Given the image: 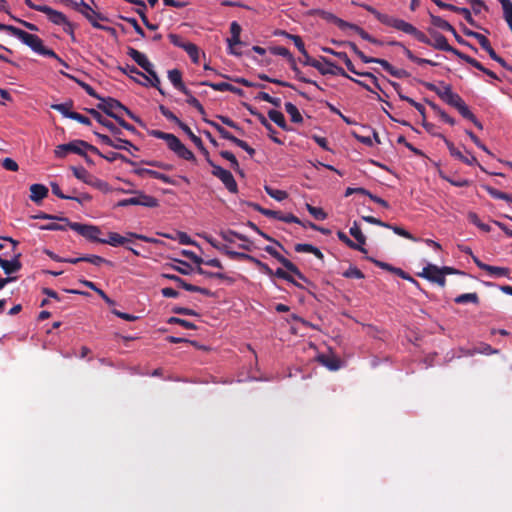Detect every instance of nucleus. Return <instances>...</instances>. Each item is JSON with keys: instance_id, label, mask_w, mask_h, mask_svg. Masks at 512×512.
<instances>
[{"instance_id": "1", "label": "nucleus", "mask_w": 512, "mask_h": 512, "mask_svg": "<svg viewBox=\"0 0 512 512\" xmlns=\"http://www.w3.org/2000/svg\"><path fill=\"white\" fill-rule=\"evenodd\" d=\"M366 11L371 13L380 23L383 25H386L388 27L394 28L396 30H399L401 32H404L406 34H409L413 36L415 39H417L419 42L424 43L426 45L432 46L434 49L450 52L453 53L455 56H457V53H459V50L452 47L446 37L442 35L441 33L428 29V32L433 38V41L428 38L422 31L418 30L415 26L412 24L406 22L403 19L396 18L393 16H390L388 14L381 13L376 8H374L371 5L363 4L361 5Z\"/></svg>"}, {"instance_id": "2", "label": "nucleus", "mask_w": 512, "mask_h": 512, "mask_svg": "<svg viewBox=\"0 0 512 512\" xmlns=\"http://www.w3.org/2000/svg\"><path fill=\"white\" fill-rule=\"evenodd\" d=\"M0 30L9 32L11 35L18 38L21 42L30 47L34 52L42 56L57 57V54L52 49L46 48L43 45L41 38L35 34H30L15 26L2 23H0Z\"/></svg>"}, {"instance_id": "3", "label": "nucleus", "mask_w": 512, "mask_h": 512, "mask_svg": "<svg viewBox=\"0 0 512 512\" xmlns=\"http://www.w3.org/2000/svg\"><path fill=\"white\" fill-rule=\"evenodd\" d=\"M442 84H443V87L440 88L433 83L422 82V85L426 89L436 93L441 98V100H443L446 104L457 109L458 112L461 114V116L468 114V111L470 109L466 105L464 100L461 98V96L459 94L453 92L451 85L444 84L443 82H442Z\"/></svg>"}, {"instance_id": "4", "label": "nucleus", "mask_w": 512, "mask_h": 512, "mask_svg": "<svg viewBox=\"0 0 512 512\" xmlns=\"http://www.w3.org/2000/svg\"><path fill=\"white\" fill-rule=\"evenodd\" d=\"M97 109L103 111L107 116L115 119L122 118L121 113H125L129 118L136 123L143 125V121L136 116L129 108L123 105L119 100L112 97H102L100 103L97 104Z\"/></svg>"}, {"instance_id": "5", "label": "nucleus", "mask_w": 512, "mask_h": 512, "mask_svg": "<svg viewBox=\"0 0 512 512\" xmlns=\"http://www.w3.org/2000/svg\"><path fill=\"white\" fill-rule=\"evenodd\" d=\"M304 57L302 63L306 66H311L319 71L322 75H339L342 77H349L347 72L340 66L333 63L326 57L320 56L319 60L313 59L308 54L307 50L304 53H301Z\"/></svg>"}, {"instance_id": "6", "label": "nucleus", "mask_w": 512, "mask_h": 512, "mask_svg": "<svg viewBox=\"0 0 512 512\" xmlns=\"http://www.w3.org/2000/svg\"><path fill=\"white\" fill-rule=\"evenodd\" d=\"M346 45L361 59L363 63H377L380 64L383 69L388 72L391 76L401 79L409 76V73L404 69H397L392 66L387 60L381 58H374L365 55L357 45L353 42H346Z\"/></svg>"}, {"instance_id": "7", "label": "nucleus", "mask_w": 512, "mask_h": 512, "mask_svg": "<svg viewBox=\"0 0 512 512\" xmlns=\"http://www.w3.org/2000/svg\"><path fill=\"white\" fill-rule=\"evenodd\" d=\"M84 150H88L94 154H100V150L97 147L79 139L56 146L54 153L56 157L64 158L68 153L84 155Z\"/></svg>"}, {"instance_id": "8", "label": "nucleus", "mask_w": 512, "mask_h": 512, "mask_svg": "<svg viewBox=\"0 0 512 512\" xmlns=\"http://www.w3.org/2000/svg\"><path fill=\"white\" fill-rule=\"evenodd\" d=\"M59 221L65 222L71 230L77 232L88 241L101 243V240H103V238H99L101 230L96 225L71 222L68 218H59Z\"/></svg>"}, {"instance_id": "9", "label": "nucleus", "mask_w": 512, "mask_h": 512, "mask_svg": "<svg viewBox=\"0 0 512 512\" xmlns=\"http://www.w3.org/2000/svg\"><path fill=\"white\" fill-rule=\"evenodd\" d=\"M207 162L213 168L212 174L222 181L229 192L236 193L238 191V186L232 173L221 166L214 164L210 158H207Z\"/></svg>"}, {"instance_id": "10", "label": "nucleus", "mask_w": 512, "mask_h": 512, "mask_svg": "<svg viewBox=\"0 0 512 512\" xmlns=\"http://www.w3.org/2000/svg\"><path fill=\"white\" fill-rule=\"evenodd\" d=\"M80 5L82 8L79 11V13H81L91 23V25L94 28L106 30V31H113V32L115 31L111 27H106V26L101 25L98 22V20L106 21L107 18L104 15H102L101 13H98L95 10H93L87 3H85L84 0H81Z\"/></svg>"}, {"instance_id": "11", "label": "nucleus", "mask_w": 512, "mask_h": 512, "mask_svg": "<svg viewBox=\"0 0 512 512\" xmlns=\"http://www.w3.org/2000/svg\"><path fill=\"white\" fill-rule=\"evenodd\" d=\"M119 207H126L130 205H140L144 207L154 208L159 205L158 200L143 192H136V196L120 200L117 204Z\"/></svg>"}, {"instance_id": "12", "label": "nucleus", "mask_w": 512, "mask_h": 512, "mask_svg": "<svg viewBox=\"0 0 512 512\" xmlns=\"http://www.w3.org/2000/svg\"><path fill=\"white\" fill-rule=\"evenodd\" d=\"M168 148L178 157L187 161H196L195 155L174 134H170L166 140Z\"/></svg>"}, {"instance_id": "13", "label": "nucleus", "mask_w": 512, "mask_h": 512, "mask_svg": "<svg viewBox=\"0 0 512 512\" xmlns=\"http://www.w3.org/2000/svg\"><path fill=\"white\" fill-rule=\"evenodd\" d=\"M419 277L427 279L432 283H436L440 287H445L446 278L443 277L441 268L434 264H428L423 268L422 272L417 274Z\"/></svg>"}, {"instance_id": "14", "label": "nucleus", "mask_w": 512, "mask_h": 512, "mask_svg": "<svg viewBox=\"0 0 512 512\" xmlns=\"http://www.w3.org/2000/svg\"><path fill=\"white\" fill-rule=\"evenodd\" d=\"M87 112L102 126L107 128L114 136H118L122 134L120 128H118L114 123L110 120L103 117V115L96 109H87Z\"/></svg>"}, {"instance_id": "15", "label": "nucleus", "mask_w": 512, "mask_h": 512, "mask_svg": "<svg viewBox=\"0 0 512 512\" xmlns=\"http://www.w3.org/2000/svg\"><path fill=\"white\" fill-rule=\"evenodd\" d=\"M127 55L131 57L144 71L153 67V64L149 61L147 56L133 47L127 48Z\"/></svg>"}, {"instance_id": "16", "label": "nucleus", "mask_w": 512, "mask_h": 512, "mask_svg": "<svg viewBox=\"0 0 512 512\" xmlns=\"http://www.w3.org/2000/svg\"><path fill=\"white\" fill-rule=\"evenodd\" d=\"M20 256L21 254L18 253L14 256L12 260H6L0 257V267L3 269L6 275L9 276L13 273L18 272L21 269L22 264L19 260Z\"/></svg>"}, {"instance_id": "17", "label": "nucleus", "mask_w": 512, "mask_h": 512, "mask_svg": "<svg viewBox=\"0 0 512 512\" xmlns=\"http://www.w3.org/2000/svg\"><path fill=\"white\" fill-rule=\"evenodd\" d=\"M146 72L148 73V76L146 74H144V76H142L144 81H137V83L142 86H145V87L152 86V87L156 88L162 95H164V91L160 87V79H159L156 71L154 70V66L151 67Z\"/></svg>"}, {"instance_id": "18", "label": "nucleus", "mask_w": 512, "mask_h": 512, "mask_svg": "<svg viewBox=\"0 0 512 512\" xmlns=\"http://www.w3.org/2000/svg\"><path fill=\"white\" fill-rule=\"evenodd\" d=\"M134 173L140 177L150 176L151 178L158 179L166 184H174V181L166 174L160 173L155 170L146 169V168H137L134 170Z\"/></svg>"}, {"instance_id": "19", "label": "nucleus", "mask_w": 512, "mask_h": 512, "mask_svg": "<svg viewBox=\"0 0 512 512\" xmlns=\"http://www.w3.org/2000/svg\"><path fill=\"white\" fill-rule=\"evenodd\" d=\"M42 13L46 14L49 21L55 25L63 26L64 23H67L68 18L60 11L54 10L47 5H43L41 10Z\"/></svg>"}, {"instance_id": "20", "label": "nucleus", "mask_w": 512, "mask_h": 512, "mask_svg": "<svg viewBox=\"0 0 512 512\" xmlns=\"http://www.w3.org/2000/svg\"><path fill=\"white\" fill-rule=\"evenodd\" d=\"M49 190L43 184H32L30 186V200L39 203L48 196Z\"/></svg>"}, {"instance_id": "21", "label": "nucleus", "mask_w": 512, "mask_h": 512, "mask_svg": "<svg viewBox=\"0 0 512 512\" xmlns=\"http://www.w3.org/2000/svg\"><path fill=\"white\" fill-rule=\"evenodd\" d=\"M317 15L320 18H322L323 20H326L328 22L334 23L341 30L347 29L348 22L338 18L336 15H334L331 12H328V11H325V10H318L317 11Z\"/></svg>"}, {"instance_id": "22", "label": "nucleus", "mask_w": 512, "mask_h": 512, "mask_svg": "<svg viewBox=\"0 0 512 512\" xmlns=\"http://www.w3.org/2000/svg\"><path fill=\"white\" fill-rule=\"evenodd\" d=\"M189 138L190 140L197 146V148L206 156V159L209 158V152L205 148L203 141L200 137L195 135L193 131L190 129V127L186 124H184L180 128Z\"/></svg>"}, {"instance_id": "23", "label": "nucleus", "mask_w": 512, "mask_h": 512, "mask_svg": "<svg viewBox=\"0 0 512 512\" xmlns=\"http://www.w3.org/2000/svg\"><path fill=\"white\" fill-rule=\"evenodd\" d=\"M264 250L275 258L279 263H281L287 270H291V268H295V264L292 263L289 259L285 258L281 255L273 246H266Z\"/></svg>"}, {"instance_id": "24", "label": "nucleus", "mask_w": 512, "mask_h": 512, "mask_svg": "<svg viewBox=\"0 0 512 512\" xmlns=\"http://www.w3.org/2000/svg\"><path fill=\"white\" fill-rule=\"evenodd\" d=\"M318 361L331 371H336L340 368V360L333 355L321 354L318 356Z\"/></svg>"}, {"instance_id": "25", "label": "nucleus", "mask_w": 512, "mask_h": 512, "mask_svg": "<svg viewBox=\"0 0 512 512\" xmlns=\"http://www.w3.org/2000/svg\"><path fill=\"white\" fill-rule=\"evenodd\" d=\"M129 242L127 237H124L116 232H109L108 238L101 240V244H108L113 247L121 246Z\"/></svg>"}, {"instance_id": "26", "label": "nucleus", "mask_w": 512, "mask_h": 512, "mask_svg": "<svg viewBox=\"0 0 512 512\" xmlns=\"http://www.w3.org/2000/svg\"><path fill=\"white\" fill-rule=\"evenodd\" d=\"M430 15V22L433 26L440 28L444 31H448L450 33H455V28L446 20L442 19L440 16H436L432 13Z\"/></svg>"}, {"instance_id": "27", "label": "nucleus", "mask_w": 512, "mask_h": 512, "mask_svg": "<svg viewBox=\"0 0 512 512\" xmlns=\"http://www.w3.org/2000/svg\"><path fill=\"white\" fill-rule=\"evenodd\" d=\"M168 79L177 90H184L186 87L182 81V73L178 69H172L168 71Z\"/></svg>"}, {"instance_id": "28", "label": "nucleus", "mask_w": 512, "mask_h": 512, "mask_svg": "<svg viewBox=\"0 0 512 512\" xmlns=\"http://www.w3.org/2000/svg\"><path fill=\"white\" fill-rule=\"evenodd\" d=\"M180 92L187 96L186 102L190 106L194 107L201 115L204 116L206 114L203 105L196 97L193 96L192 92L187 87H185L184 90H181Z\"/></svg>"}, {"instance_id": "29", "label": "nucleus", "mask_w": 512, "mask_h": 512, "mask_svg": "<svg viewBox=\"0 0 512 512\" xmlns=\"http://www.w3.org/2000/svg\"><path fill=\"white\" fill-rule=\"evenodd\" d=\"M483 189L494 199L505 200L512 203V194H508L491 187L490 185H482Z\"/></svg>"}, {"instance_id": "30", "label": "nucleus", "mask_w": 512, "mask_h": 512, "mask_svg": "<svg viewBox=\"0 0 512 512\" xmlns=\"http://www.w3.org/2000/svg\"><path fill=\"white\" fill-rule=\"evenodd\" d=\"M98 156L106 159L108 162H114L118 159L122 160L123 162L129 164V165H132V166H135L136 165V162L128 159L126 156H124L123 154H120V153H117V152H108L107 154H103L101 151H100V154H97Z\"/></svg>"}, {"instance_id": "31", "label": "nucleus", "mask_w": 512, "mask_h": 512, "mask_svg": "<svg viewBox=\"0 0 512 512\" xmlns=\"http://www.w3.org/2000/svg\"><path fill=\"white\" fill-rule=\"evenodd\" d=\"M337 237L338 239L343 242L344 244H346L349 248L351 249H354V250H357V251H360L361 253H367V250L362 247L361 245H358L356 242L352 241L347 235L346 233H344L343 231H338L337 232Z\"/></svg>"}, {"instance_id": "32", "label": "nucleus", "mask_w": 512, "mask_h": 512, "mask_svg": "<svg viewBox=\"0 0 512 512\" xmlns=\"http://www.w3.org/2000/svg\"><path fill=\"white\" fill-rule=\"evenodd\" d=\"M258 120L259 122L266 128V130L269 132V137L271 140L277 144H283V142L275 136L276 130L271 125V123L266 119V117L263 114H258Z\"/></svg>"}, {"instance_id": "33", "label": "nucleus", "mask_w": 512, "mask_h": 512, "mask_svg": "<svg viewBox=\"0 0 512 512\" xmlns=\"http://www.w3.org/2000/svg\"><path fill=\"white\" fill-rule=\"evenodd\" d=\"M220 236L222 237V239L224 241L229 242V243H233L234 240H236V238L241 241H244V242L249 241L245 235L238 233L236 231H233V230L221 231Z\"/></svg>"}, {"instance_id": "34", "label": "nucleus", "mask_w": 512, "mask_h": 512, "mask_svg": "<svg viewBox=\"0 0 512 512\" xmlns=\"http://www.w3.org/2000/svg\"><path fill=\"white\" fill-rule=\"evenodd\" d=\"M285 110L289 114L293 123H302L303 117L299 112L298 108L291 102L285 103Z\"/></svg>"}, {"instance_id": "35", "label": "nucleus", "mask_w": 512, "mask_h": 512, "mask_svg": "<svg viewBox=\"0 0 512 512\" xmlns=\"http://www.w3.org/2000/svg\"><path fill=\"white\" fill-rule=\"evenodd\" d=\"M268 117L271 121H273L275 124H277L281 129L288 130V126L285 120L284 115L277 110H270L268 112Z\"/></svg>"}, {"instance_id": "36", "label": "nucleus", "mask_w": 512, "mask_h": 512, "mask_svg": "<svg viewBox=\"0 0 512 512\" xmlns=\"http://www.w3.org/2000/svg\"><path fill=\"white\" fill-rule=\"evenodd\" d=\"M455 303L457 304H466V303H473V304H478L479 303V297H478V294L477 293H465V294H461V295H458L455 299H454Z\"/></svg>"}, {"instance_id": "37", "label": "nucleus", "mask_w": 512, "mask_h": 512, "mask_svg": "<svg viewBox=\"0 0 512 512\" xmlns=\"http://www.w3.org/2000/svg\"><path fill=\"white\" fill-rule=\"evenodd\" d=\"M289 64H290V67L292 69V71L295 73V78L301 82H304V83H308V84H313V85H317V83L311 79H308L306 77L303 76L301 70L298 68L297 64H296V60L295 58L293 59H290L289 61Z\"/></svg>"}, {"instance_id": "38", "label": "nucleus", "mask_w": 512, "mask_h": 512, "mask_svg": "<svg viewBox=\"0 0 512 512\" xmlns=\"http://www.w3.org/2000/svg\"><path fill=\"white\" fill-rule=\"evenodd\" d=\"M71 170L77 179L84 183L91 184V175L84 167H71Z\"/></svg>"}, {"instance_id": "39", "label": "nucleus", "mask_w": 512, "mask_h": 512, "mask_svg": "<svg viewBox=\"0 0 512 512\" xmlns=\"http://www.w3.org/2000/svg\"><path fill=\"white\" fill-rule=\"evenodd\" d=\"M160 113L169 121L174 122L179 128H181L185 123L181 121L173 112H171L164 105L159 106Z\"/></svg>"}, {"instance_id": "40", "label": "nucleus", "mask_w": 512, "mask_h": 512, "mask_svg": "<svg viewBox=\"0 0 512 512\" xmlns=\"http://www.w3.org/2000/svg\"><path fill=\"white\" fill-rule=\"evenodd\" d=\"M265 192L273 199L277 201H283L288 197V193L284 190L274 189L271 186L264 187Z\"/></svg>"}, {"instance_id": "41", "label": "nucleus", "mask_w": 512, "mask_h": 512, "mask_svg": "<svg viewBox=\"0 0 512 512\" xmlns=\"http://www.w3.org/2000/svg\"><path fill=\"white\" fill-rule=\"evenodd\" d=\"M349 233L356 239L357 244L361 245L363 247V245L366 242V237L362 233V231L356 221L353 223L352 227L350 228Z\"/></svg>"}, {"instance_id": "42", "label": "nucleus", "mask_w": 512, "mask_h": 512, "mask_svg": "<svg viewBox=\"0 0 512 512\" xmlns=\"http://www.w3.org/2000/svg\"><path fill=\"white\" fill-rule=\"evenodd\" d=\"M203 120L207 124H209L211 127H213L220 134V136L223 139H226L229 141H230V139H232L233 135L229 131H227L223 126H221L219 123L212 121V120H207L205 118H203Z\"/></svg>"}, {"instance_id": "43", "label": "nucleus", "mask_w": 512, "mask_h": 512, "mask_svg": "<svg viewBox=\"0 0 512 512\" xmlns=\"http://www.w3.org/2000/svg\"><path fill=\"white\" fill-rule=\"evenodd\" d=\"M457 57L482 72L485 70V67L478 60H476L475 58H473L461 51H459V53H457Z\"/></svg>"}, {"instance_id": "44", "label": "nucleus", "mask_w": 512, "mask_h": 512, "mask_svg": "<svg viewBox=\"0 0 512 512\" xmlns=\"http://www.w3.org/2000/svg\"><path fill=\"white\" fill-rule=\"evenodd\" d=\"M83 262L91 263L95 266H100L102 264H107L112 266V262L109 260H106L105 258L98 256V255H85L82 256Z\"/></svg>"}, {"instance_id": "45", "label": "nucleus", "mask_w": 512, "mask_h": 512, "mask_svg": "<svg viewBox=\"0 0 512 512\" xmlns=\"http://www.w3.org/2000/svg\"><path fill=\"white\" fill-rule=\"evenodd\" d=\"M119 70L129 76L131 79H133L136 83L137 81H139L137 78L133 77L132 75L135 74V75H138L140 77L144 76V73L141 72L137 67H135L134 65H129L127 64L125 67H119Z\"/></svg>"}, {"instance_id": "46", "label": "nucleus", "mask_w": 512, "mask_h": 512, "mask_svg": "<svg viewBox=\"0 0 512 512\" xmlns=\"http://www.w3.org/2000/svg\"><path fill=\"white\" fill-rule=\"evenodd\" d=\"M439 176L449 182L451 185L455 186V187H468L470 185V181L467 180V179H458V180H455V179H452L450 178L449 176H447L443 171H439Z\"/></svg>"}, {"instance_id": "47", "label": "nucleus", "mask_w": 512, "mask_h": 512, "mask_svg": "<svg viewBox=\"0 0 512 512\" xmlns=\"http://www.w3.org/2000/svg\"><path fill=\"white\" fill-rule=\"evenodd\" d=\"M72 103H61V104H53L51 108L60 112L64 117L70 118V115L74 114V111H71Z\"/></svg>"}, {"instance_id": "48", "label": "nucleus", "mask_w": 512, "mask_h": 512, "mask_svg": "<svg viewBox=\"0 0 512 512\" xmlns=\"http://www.w3.org/2000/svg\"><path fill=\"white\" fill-rule=\"evenodd\" d=\"M94 134L102 144L113 147L115 149H126L125 146L118 145L113 139H111L109 136L105 134H101L96 131L94 132Z\"/></svg>"}, {"instance_id": "49", "label": "nucleus", "mask_w": 512, "mask_h": 512, "mask_svg": "<svg viewBox=\"0 0 512 512\" xmlns=\"http://www.w3.org/2000/svg\"><path fill=\"white\" fill-rule=\"evenodd\" d=\"M306 209L316 220H325L327 218V213L320 207L307 203Z\"/></svg>"}, {"instance_id": "50", "label": "nucleus", "mask_w": 512, "mask_h": 512, "mask_svg": "<svg viewBox=\"0 0 512 512\" xmlns=\"http://www.w3.org/2000/svg\"><path fill=\"white\" fill-rule=\"evenodd\" d=\"M486 272L496 277H507L510 273V270L506 267L488 265Z\"/></svg>"}, {"instance_id": "51", "label": "nucleus", "mask_w": 512, "mask_h": 512, "mask_svg": "<svg viewBox=\"0 0 512 512\" xmlns=\"http://www.w3.org/2000/svg\"><path fill=\"white\" fill-rule=\"evenodd\" d=\"M439 137L444 141L451 156L458 160H461L463 158L462 152L458 148H456L455 145L450 140H448L444 135H439Z\"/></svg>"}, {"instance_id": "52", "label": "nucleus", "mask_w": 512, "mask_h": 512, "mask_svg": "<svg viewBox=\"0 0 512 512\" xmlns=\"http://www.w3.org/2000/svg\"><path fill=\"white\" fill-rule=\"evenodd\" d=\"M184 51L189 55L193 63H199V49L195 44L191 42L189 44H186L184 47Z\"/></svg>"}, {"instance_id": "53", "label": "nucleus", "mask_w": 512, "mask_h": 512, "mask_svg": "<svg viewBox=\"0 0 512 512\" xmlns=\"http://www.w3.org/2000/svg\"><path fill=\"white\" fill-rule=\"evenodd\" d=\"M281 34L284 35L285 37H287L288 39L292 40L294 45L297 47V49L299 50L300 53L305 52L306 48H305L304 42L299 35L290 34V33H287L286 31H282Z\"/></svg>"}, {"instance_id": "54", "label": "nucleus", "mask_w": 512, "mask_h": 512, "mask_svg": "<svg viewBox=\"0 0 512 512\" xmlns=\"http://www.w3.org/2000/svg\"><path fill=\"white\" fill-rule=\"evenodd\" d=\"M468 220H469L472 224H474L475 226H477L479 229H481V230H482V231H484V232H489V231L491 230L490 226H489V225H487V224H484V223L480 220L479 216H478L476 213H474V212H469V214H468Z\"/></svg>"}, {"instance_id": "55", "label": "nucleus", "mask_w": 512, "mask_h": 512, "mask_svg": "<svg viewBox=\"0 0 512 512\" xmlns=\"http://www.w3.org/2000/svg\"><path fill=\"white\" fill-rule=\"evenodd\" d=\"M220 156L230 162L233 170L240 171L239 162L232 152L224 150L220 152Z\"/></svg>"}, {"instance_id": "56", "label": "nucleus", "mask_w": 512, "mask_h": 512, "mask_svg": "<svg viewBox=\"0 0 512 512\" xmlns=\"http://www.w3.org/2000/svg\"><path fill=\"white\" fill-rule=\"evenodd\" d=\"M200 85L211 87L215 91H229L231 84L227 82L213 83L210 81H202Z\"/></svg>"}, {"instance_id": "57", "label": "nucleus", "mask_w": 512, "mask_h": 512, "mask_svg": "<svg viewBox=\"0 0 512 512\" xmlns=\"http://www.w3.org/2000/svg\"><path fill=\"white\" fill-rule=\"evenodd\" d=\"M225 254L232 260L249 261V259H250V254L233 251V250H230L229 248H228V250H225Z\"/></svg>"}, {"instance_id": "58", "label": "nucleus", "mask_w": 512, "mask_h": 512, "mask_svg": "<svg viewBox=\"0 0 512 512\" xmlns=\"http://www.w3.org/2000/svg\"><path fill=\"white\" fill-rule=\"evenodd\" d=\"M168 323L178 324L186 329H196V325L194 323L178 317H170L168 319Z\"/></svg>"}, {"instance_id": "59", "label": "nucleus", "mask_w": 512, "mask_h": 512, "mask_svg": "<svg viewBox=\"0 0 512 512\" xmlns=\"http://www.w3.org/2000/svg\"><path fill=\"white\" fill-rule=\"evenodd\" d=\"M343 276L345 278H355V279H363L364 278L363 272L360 269H358L357 267H355V266H350L343 273Z\"/></svg>"}, {"instance_id": "60", "label": "nucleus", "mask_w": 512, "mask_h": 512, "mask_svg": "<svg viewBox=\"0 0 512 512\" xmlns=\"http://www.w3.org/2000/svg\"><path fill=\"white\" fill-rule=\"evenodd\" d=\"M223 124L235 129L236 131H238L240 134H243L244 131L243 129L235 122L233 121L231 118L227 117V116H224V115H217L216 116Z\"/></svg>"}, {"instance_id": "61", "label": "nucleus", "mask_w": 512, "mask_h": 512, "mask_svg": "<svg viewBox=\"0 0 512 512\" xmlns=\"http://www.w3.org/2000/svg\"><path fill=\"white\" fill-rule=\"evenodd\" d=\"M161 276L163 278H166L168 280H172V281L176 282L179 287L183 288L186 291H187V287L190 285V283H187L181 277L174 275V274L163 273Z\"/></svg>"}, {"instance_id": "62", "label": "nucleus", "mask_w": 512, "mask_h": 512, "mask_svg": "<svg viewBox=\"0 0 512 512\" xmlns=\"http://www.w3.org/2000/svg\"><path fill=\"white\" fill-rule=\"evenodd\" d=\"M271 52L274 55L285 57L288 62L290 61V59L294 58V56L291 54V52L286 47H283V46L273 47L271 49Z\"/></svg>"}, {"instance_id": "63", "label": "nucleus", "mask_w": 512, "mask_h": 512, "mask_svg": "<svg viewBox=\"0 0 512 512\" xmlns=\"http://www.w3.org/2000/svg\"><path fill=\"white\" fill-rule=\"evenodd\" d=\"M388 229L393 230V232L399 236H402V237L412 240V241H416V238L409 231L405 230L402 227L391 224V227H388Z\"/></svg>"}, {"instance_id": "64", "label": "nucleus", "mask_w": 512, "mask_h": 512, "mask_svg": "<svg viewBox=\"0 0 512 512\" xmlns=\"http://www.w3.org/2000/svg\"><path fill=\"white\" fill-rule=\"evenodd\" d=\"M347 28L355 31L363 40H366V41L370 40L371 35L368 32H366L363 28H361L360 26L348 22Z\"/></svg>"}]
</instances>
